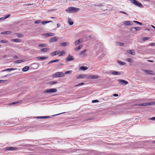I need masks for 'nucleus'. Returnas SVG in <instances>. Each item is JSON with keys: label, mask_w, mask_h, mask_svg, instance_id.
<instances>
[{"label": "nucleus", "mask_w": 155, "mask_h": 155, "mask_svg": "<svg viewBox=\"0 0 155 155\" xmlns=\"http://www.w3.org/2000/svg\"><path fill=\"white\" fill-rule=\"evenodd\" d=\"M7 81V80H0V83H2L5 82Z\"/></svg>", "instance_id": "45"}, {"label": "nucleus", "mask_w": 155, "mask_h": 155, "mask_svg": "<svg viewBox=\"0 0 155 155\" xmlns=\"http://www.w3.org/2000/svg\"><path fill=\"white\" fill-rule=\"evenodd\" d=\"M84 84V83H81L78 85H77L75 86V87H77V86H79V85H83Z\"/></svg>", "instance_id": "48"}, {"label": "nucleus", "mask_w": 155, "mask_h": 155, "mask_svg": "<svg viewBox=\"0 0 155 155\" xmlns=\"http://www.w3.org/2000/svg\"><path fill=\"white\" fill-rule=\"evenodd\" d=\"M83 46V45H79L78 47L75 48V51H77L79 50V49H80Z\"/></svg>", "instance_id": "24"}, {"label": "nucleus", "mask_w": 155, "mask_h": 155, "mask_svg": "<svg viewBox=\"0 0 155 155\" xmlns=\"http://www.w3.org/2000/svg\"><path fill=\"white\" fill-rule=\"evenodd\" d=\"M150 72V74H153V73H154L153 71H151Z\"/></svg>", "instance_id": "56"}, {"label": "nucleus", "mask_w": 155, "mask_h": 155, "mask_svg": "<svg viewBox=\"0 0 155 155\" xmlns=\"http://www.w3.org/2000/svg\"><path fill=\"white\" fill-rule=\"evenodd\" d=\"M48 117H37V118H47Z\"/></svg>", "instance_id": "46"}, {"label": "nucleus", "mask_w": 155, "mask_h": 155, "mask_svg": "<svg viewBox=\"0 0 155 155\" xmlns=\"http://www.w3.org/2000/svg\"><path fill=\"white\" fill-rule=\"evenodd\" d=\"M39 47H45L46 46V45L45 44H42L39 45Z\"/></svg>", "instance_id": "44"}, {"label": "nucleus", "mask_w": 155, "mask_h": 155, "mask_svg": "<svg viewBox=\"0 0 155 155\" xmlns=\"http://www.w3.org/2000/svg\"><path fill=\"white\" fill-rule=\"evenodd\" d=\"M88 68L87 66H82L79 68V70L83 71H85Z\"/></svg>", "instance_id": "13"}, {"label": "nucleus", "mask_w": 155, "mask_h": 155, "mask_svg": "<svg viewBox=\"0 0 155 155\" xmlns=\"http://www.w3.org/2000/svg\"><path fill=\"white\" fill-rule=\"evenodd\" d=\"M74 59V58L73 56H71L70 55H69L67 58L65 59V61H68L73 60Z\"/></svg>", "instance_id": "7"}, {"label": "nucleus", "mask_w": 155, "mask_h": 155, "mask_svg": "<svg viewBox=\"0 0 155 155\" xmlns=\"http://www.w3.org/2000/svg\"><path fill=\"white\" fill-rule=\"evenodd\" d=\"M99 76H98L97 75H94L90 76L88 77V78L89 79H94V78H95V79L97 78H99Z\"/></svg>", "instance_id": "11"}, {"label": "nucleus", "mask_w": 155, "mask_h": 155, "mask_svg": "<svg viewBox=\"0 0 155 155\" xmlns=\"http://www.w3.org/2000/svg\"><path fill=\"white\" fill-rule=\"evenodd\" d=\"M98 102V101L97 100H94L92 101V103H97Z\"/></svg>", "instance_id": "49"}, {"label": "nucleus", "mask_w": 155, "mask_h": 155, "mask_svg": "<svg viewBox=\"0 0 155 155\" xmlns=\"http://www.w3.org/2000/svg\"><path fill=\"white\" fill-rule=\"evenodd\" d=\"M29 69V66H25L22 69V71H28Z\"/></svg>", "instance_id": "18"}, {"label": "nucleus", "mask_w": 155, "mask_h": 155, "mask_svg": "<svg viewBox=\"0 0 155 155\" xmlns=\"http://www.w3.org/2000/svg\"><path fill=\"white\" fill-rule=\"evenodd\" d=\"M52 56H55L56 54H58L59 56H63L65 54V52L64 51H57L52 52L51 53Z\"/></svg>", "instance_id": "1"}, {"label": "nucleus", "mask_w": 155, "mask_h": 155, "mask_svg": "<svg viewBox=\"0 0 155 155\" xmlns=\"http://www.w3.org/2000/svg\"><path fill=\"white\" fill-rule=\"evenodd\" d=\"M60 26V24H57V27H59Z\"/></svg>", "instance_id": "57"}, {"label": "nucleus", "mask_w": 155, "mask_h": 155, "mask_svg": "<svg viewBox=\"0 0 155 155\" xmlns=\"http://www.w3.org/2000/svg\"><path fill=\"white\" fill-rule=\"evenodd\" d=\"M6 56L5 55V56H4V57H5Z\"/></svg>", "instance_id": "64"}, {"label": "nucleus", "mask_w": 155, "mask_h": 155, "mask_svg": "<svg viewBox=\"0 0 155 155\" xmlns=\"http://www.w3.org/2000/svg\"><path fill=\"white\" fill-rule=\"evenodd\" d=\"M73 12H78L80 10V8H79L74 7H73Z\"/></svg>", "instance_id": "21"}, {"label": "nucleus", "mask_w": 155, "mask_h": 155, "mask_svg": "<svg viewBox=\"0 0 155 155\" xmlns=\"http://www.w3.org/2000/svg\"><path fill=\"white\" fill-rule=\"evenodd\" d=\"M55 35V34L51 32L45 34V35L47 37L53 36Z\"/></svg>", "instance_id": "17"}, {"label": "nucleus", "mask_w": 155, "mask_h": 155, "mask_svg": "<svg viewBox=\"0 0 155 155\" xmlns=\"http://www.w3.org/2000/svg\"><path fill=\"white\" fill-rule=\"evenodd\" d=\"M23 35L22 34H18V37H20V38H21V37H23Z\"/></svg>", "instance_id": "47"}, {"label": "nucleus", "mask_w": 155, "mask_h": 155, "mask_svg": "<svg viewBox=\"0 0 155 155\" xmlns=\"http://www.w3.org/2000/svg\"><path fill=\"white\" fill-rule=\"evenodd\" d=\"M130 1L131 3L135 5L136 6L140 7H143L142 4L136 0H130Z\"/></svg>", "instance_id": "3"}, {"label": "nucleus", "mask_w": 155, "mask_h": 155, "mask_svg": "<svg viewBox=\"0 0 155 155\" xmlns=\"http://www.w3.org/2000/svg\"><path fill=\"white\" fill-rule=\"evenodd\" d=\"M90 119H87V120H90Z\"/></svg>", "instance_id": "61"}, {"label": "nucleus", "mask_w": 155, "mask_h": 155, "mask_svg": "<svg viewBox=\"0 0 155 155\" xmlns=\"http://www.w3.org/2000/svg\"><path fill=\"white\" fill-rule=\"evenodd\" d=\"M83 41V39L82 38H80L75 42V45H77L79 44L80 43H81Z\"/></svg>", "instance_id": "9"}, {"label": "nucleus", "mask_w": 155, "mask_h": 155, "mask_svg": "<svg viewBox=\"0 0 155 155\" xmlns=\"http://www.w3.org/2000/svg\"><path fill=\"white\" fill-rule=\"evenodd\" d=\"M150 38V37H146L145 38H142V40L143 41H145L146 40L149 39Z\"/></svg>", "instance_id": "38"}, {"label": "nucleus", "mask_w": 155, "mask_h": 155, "mask_svg": "<svg viewBox=\"0 0 155 155\" xmlns=\"http://www.w3.org/2000/svg\"><path fill=\"white\" fill-rule=\"evenodd\" d=\"M153 79H154V80H155V77L153 78Z\"/></svg>", "instance_id": "63"}, {"label": "nucleus", "mask_w": 155, "mask_h": 155, "mask_svg": "<svg viewBox=\"0 0 155 155\" xmlns=\"http://www.w3.org/2000/svg\"><path fill=\"white\" fill-rule=\"evenodd\" d=\"M133 22H135V23H137V24H139L140 25H142V23L141 22H140L138 21H133Z\"/></svg>", "instance_id": "42"}, {"label": "nucleus", "mask_w": 155, "mask_h": 155, "mask_svg": "<svg viewBox=\"0 0 155 155\" xmlns=\"http://www.w3.org/2000/svg\"><path fill=\"white\" fill-rule=\"evenodd\" d=\"M11 41L15 42H19L21 41V40L19 39H13L11 40Z\"/></svg>", "instance_id": "25"}, {"label": "nucleus", "mask_w": 155, "mask_h": 155, "mask_svg": "<svg viewBox=\"0 0 155 155\" xmlns=\"http://www.w3.org/2000/svg\"><path fill=\"white\" fill-rule=\"evenodd\" d=\"M116 44L117 45L121 46H123L124 45V43L119 42H117Z\"/></svg>", "instance_id": "37"}, {"label": "nucleus", "mask_w": 155, "mask_h": 155, "mask_svg": "<svg viewBox=\"0 0 155 155\" xmlns=\"http://www.w3.org/2000/svg\"><path fill=\"white\" fill-rule=\"evenodd\" d=\"M135 29V30L136 31H139L140 29L141 28L139 27H137L135 28H131V30H132L133 29Z\"/></svg>", "instance_id": "26"}, {"label": "nucleus", "mask_w": 155, "mask_h": 155, "mask_svg": "<svg viewBox=\"0 0 155 155\" xmlns=\"http://www.w3.org/2000/svg\"><path fill=\"white\" fill-rule=\"evenodd\" d=\"M49 50V48H46L42 49L41 50V51L42 52H46L48 51Z\"/></svg>", "instance_id": "29"}, {"label": "nucleus", "mask_w": 155, "mask_h": 155, "mask_svg": "<svg viewBox=\"0 0 155 155\" xmlns=\"http://www.w3.org/2000/svg\"><path fill=\"white\" fill-rule=\"evenodd\" d=\"M57 83V82L56 81H51V82H50V84H51L52 85V84H55Z\"/></svg>", "instance_id": "43"}, {"label": "nucleus", "mask_w": 155, "mask_h": 155, "mask_svg": "<svg viewBox=\"0 0 155 155\" xmlns=\"http://www.w3.org/2000/svg\"><path fill=\"white\" fill-rule=\"evenodd\" d=\"M113 95L115 97H117L118 96V94H114Z\"/></svg>", "instance_id": "54"}, {"label": "nucleus", "mask_w": 155, "mask_h": 155, "mask_svg": "<svg viewBox=\"0 0 155 155\" xmlns=\"http://www.w3.org/2000/svg\"><path fill=\"white\" fill-rule=\"evenodd\" d=\"M58 39V37L55 36L51 38L49 40V42L50 43H52L53 42H56Z\"/></svg>", "instance_id": "5"}, {"label": "nucleus", "mask_w": 155, "mask_h": 155, "mask_svg": "<svg viewBox=\"0 0 155 155\" xmlns=\"http://www.w3.org/2000/svg\"><path fill=\"white\" fill-rule=\"evenodd\" d=\"M127 52L133 55H134L135 54V53L134 50H128L127 51Z\"/></svg>", "instance_id": "15"}, {"label": "nucleus", "mask_w": 155, "mask_h": 155, "mask_svg": "<svg viewBox=\"0 0 155 155\" xmlns=\"http://www.w3.org/2000/svg\"><path fill=\"white\" fill-rule=\"evenodd\" d=\"M72 72V71H66L65 73V74H71Z\"/></svg>", "instance_id": "39"}, {"label": "nucleus", "mask_w": 155, "mask_h": 155, "mask_svg": "<svg viewBox=\"0 0 155 155\" xmlns=\"http://www.w3.org/2000/svg\"><path fill=\"white\" fill-rule=\"evenodd\" d=\"M150 45L151 46H155V43H151L150 44Z\"/></svg>", "instance_id": "53"}, {"label": "nucleus", "mask_w": 155, "mask_h": 155, "mask_svg": "<svg viewBox=\"0 0 155 155\" xmlns=\"http://www.w3.org/2000/svg\"><path fill=\"white\" fill-rule=\"evenodd\" d=\"M86 78V75L85 74H81L77 76V78L78 79L79 78Z\"/></svg>", "instance_id": "10"}, {"label": "nucleus", "mask_w": 155, "mask_h": 155, "mask_svg": "<svg viewBox=\"0 0 155 155\" xmlns=\"http://www.w3.org/2000/svg\"><path fill=\"white\" fill-rule=\"evenodd\" d=\"M119 13H122L124 14H126L127 15V13H126L125 12H123V11H120L119 12Z\"/></svg>", "instance_id": "51"}, {"label": "nucleus", "mask_w": 155, "mask_h": 155, "mask_svg": "<svg viewBox=\"0 0 155 155\" xmlns=\"http://www.w3.org/2000/svg\"><path fill=\"white\" fill-rule=\"evenodd\" d=\"M68 23L70 25H72L74 23L73 21L70 18H68Z\"/></svg>", "instance_id": "19"}, {"label": "nucleus", "mask_w": 155, "mask_h": 155, "mask_svg": "<svg viewBox=\"0 0 155 155\" xmlns=\"http://www.w3.org/2000/svg\"><path fill=\"white\" fill-rule=\"evenodd\" d=\"M18 149L17 148L13 147H10L7 148V150H16Z\"/></svg>", "instance_id": "16"}, {"label": "nucleus", "mask_w": 155, "mask_h": 155, "mask_svg": "<svg viewBox=\"0 0 155 155\" xmlns=\"http://www.w3.org/2000/svg\"><path fill=\"white\" fill-rule=\"evenodd\" d=\"M124 24L126 25H131L132 23L130 21H125Z\"/></svg>", "instance_id": "23"}, {"label": "nucleus", "mask_w": 155, "mask_h": 155, "mask_svg": "<svg viewBox=\"0 0 155 155\" xmlns=\"http://www.w3.org/2000/svg\"><path fill=\"white\" fill-rule=\"evenodd\" d=\"M126 61L130 63H133L134 62L133 60L131 58H127L126 59Z\"/></svg>", "instance_id": "32"}, {"label": "nucleus", "mask_w": 155, "mask_h": 155, "mask_svg": "<svg viewBox=\"0 0 155 155\" xmlns=\"http://www.w3.org/2000/svg\"><path fill=\"white\" fill-rule=\"evenodd\" d=\"M64 76V74L62 72H57L53 75V77L54 78H58L61 77H63Z\"/></svg>", "instance_id": "2"}, {"label": "nucleus", "mask_w": 155, "mask_h": 155, "mask_svg": "<svg viewBox=\"0 0 155 155\" xmlns=\"http://www.w3.org/2000/svg\"><path fill=\"white\" fill-rule=\"evenodd\" d=\"M59 59H56L55 60L51 61H50L49 62V63H52L54 62H58L59 61Z\"/></svg>", "instance_id": "36"}, {"label": "nucleus", "mask_w": 155, "mask_h": 155, "mask_svg": "<svg viewBox=\"0 0 155 155\" xmlns=\"http://www.w3.org/2000/svg\"><path fill=\"white\" fill-rule=\"evenodd\" d=\"M21 101H15L14 102H12L10 104V105H14L18 103H21Z\"/></svg>", "instance_id": "30"}, {"label": "nucleus", "mask_w": 155, "mask_h": 155, "mask_svg": "<svg viewBox=\"0 0 155 155\" xmlns=\"http://www.w3.org/2000/svg\"><path fill=\"white\" fill-rule=\"evenodd\" d=\"M153 102H151L150 103H144L143 104H140L138 105H137L138 106H145L147 105H148L151 104H153Z\"/></svg>", "instance_id": "8"}, {"label": "nucleus", "mask_w": 155, "mask_h": 155, "mask_svg": "<svg viewBox=\"0 0 155 155\" xmlns=\"http://www.w3.org/2000/svg\"><path fill=\"white\" fill-rule=\"evenodd\" d=\"M41 22V20H38L37 21H35V24H39Z\"/></svg>", "instance_id": "41"}, {"label": "nucleus", "mask_w": 155, "mask_h": 155, "mask_svg": "<svg viewBox=\"0 0 155 155\" xmlns=\"http://www.w3.org/2000/svg\"><path fill=\"white\" fill-rule=\"evenodd\" d=\"M73 7H70L66 10V11L68 13L73 12Z\"/></svg>", "instance_id": "12"}, {"label": "nucleus", "mask_w": 155, "mask_h": 155, "mask_svg": "<svg viewBox=\"0 0 155 155\" xmlns=\"http://www.w3.org/2000/svg\"><path fill=\"white\" fill-rule=\"evenodd\" d=\"M48 57L40 56L37 57V58L39 60H44L47 58Z\"/></svg>", "instance_id": "14"}, {"label": "nucleus", "mask_w": 155, "mask_h": 155, "mask_svg": "<svg viewBox=\"0 0 155 155\" xmlns=\"http://www.w3.org/2000/svg\"><path fill=\"white\" fill-rule=\"evenodd\" d=\"M57 91V90L56 88H51L45 90V92L47 93H51L55 92Z\"/></svg>", "instance_id": "4"}, {"label": "nucleus", "mask_w": 155, "mask_h": 155, "mask_svg": "<svg viewBox=\"0 0 155 155\" xmlns=\"http://www.w3.org/2000/svg\"><path fill=\"white\" fill-rule=\"evenodd\" d=\"M118 63L120 65H124L126 64V63L125 62H122L120 61H117Z\"/></svg>", "instance_id": "34"}, {"label": "nucleus", "mask_w": 155, "mask_h": 155, "mask_svg": "<svg viewBox=\"0 0 155 155\" xmlns=\"http://www.w3.org/2000/svg\"><path fill=\"white\" fill-rule=\"evenodd\" d=\"M112 74L114 75H120L121 73L118 71H114L112 72Z\"/></svg>", "instance_id": "28"}, {"label": "nucleus", "mask_w": 155, "mask_h": 155, "mask_svg": "<svg viewBox=\"0 0 155 155\" xmlns=\"http://www.w3.org/2000/svg\"><path fill=\"white\" fill-rule=\"evenodd\" d=\"M52 22L51 21H43L41 22L42 24L43 25H45V24L47 23H49L50 22Z\"/></svg>", "instance_id": "35"}, {"label": "nucleus", "mask_w": 155, "mask_h": 155, "mask_svg": "<svg viewBox=\"0 0 155 155\" xmlns=\"http://www.w3.org/2000/svg\"><path fill=\"white\" fill-rule=\"evenodd\" d=\"M150 119L151 120H155V117H153L150 118Z\"/></svg>", "instance_id": "52"}, {"label": "nucleus", "mask_w": 155, "mask_h": 155, "mask_svg": "<svg viewBox=\"0 0 155 155\" xmlns=\"http://www.w3.org/2000/svg\"><path fill=\"white\" fill-rule=\"evenodd\" d=\"M14 58H18V57L17 55H15L14 56Z\"/></svg>", "instance_id": "59"}, {"label": "nucleus", "mask_w": 155, "mask_h": 155, "mask_svg": "<svg viewBox=\"0 0 155 155\" xmlns=\"http://www.w3.org/2000/svg\"><path fill=\"white\" fill-rule=\"evenodd\" d=\"M24 61V60H17V61H15V63L16 64H18V63H19L23 62Z\"/></svg>", "instance_id": "33"}, {"label": "nucleus", "mask_w": 155, "mask_h": 155, "mask_svg": "<svg viewBox=\"0 0 155 155\" xmlns=\"http://www.w3.org/2000/svg\"><path fill=\"white\" fill-rule=\"evenodd\" d=\"M147 61L150 62H153V61H152V60H148Z\"/></svg>", "instance_id": "55"}, {"label": "nucleus", "mask_w": 155, "mask_h": 155, "mask_svg": "<svg viewBox=\"0 0 155 155\" xmlns=\"http://www.w3.org/2000/svg\"><path fill=\"white\" fill-rule=\"evenodd\" d=\"M118 81L121 85L124 84L126 85L128 83L127 81L119 79L118 80Z\"/></svg>", "instance_id": "6"}, {"label": "nucleus", "mask_w": 155, "mask_h": 155, "mask_svg": "<svg viewBox=\"0 0 155 155\" xmlns=\"http://www.w3.org/2000/svg\"><path fill=\"white\" fill-rule=\"evenodd\" d=\"M10 16V15L9 14H8L7 15L6 17H5L4 19H6L8 17H9Z\"/></svg>", "instance_id": "50"}, {"label": "nucleus", "mask_w": 155, "mask_h": 155, "mask_svg": "<svg viewBox=\"0 0 155 155\" xmlns=\"http://www.w3.org/2000/svg\"><path fill=\"white\" fill-rule=\"evenodd\" d=\"M0 42H1L3 43H8V41L5 39L2 40Z\"/></svg>", "instance_id": "40"}, {"label": "nucleus", "mask_w": 155, "mask_h": 155, "mask_svg": "<svg viewBox=\"0 0 155 155\" xmlns=\"http://www.w3.org/2000/svg\"><path fill=\"white\" fill-rule=\"evenodd\" d=\"M151 26L153 28H154L155 29V26H154L153 25H151Z\"/></svg>", "instance_id": "58"}, {"label": "nucleus", "mask_w": 155, "mask_h": 155, "mask_svg": "<svg viewBox=\"0 0 155 155\" xmlns=\"http://www.w3.org/2000/svg\"><path fill=\"white\" fill-rule=\"evenodd\" d=\"M11 33V32L9 31H5L1 33L2 34H9Z\"/></svg>", "instance_id": "31"}, {"label": "nucleus", "mask_w": 155, "mask_h": 155, "mask_svg": "<svg viewBox=\"0 0 155 155\" xmlns=\"http://www.w3.org/2000/svg\"><path fill=\"white\" fill-rule=\"evenodd\" d=\"M87 49H85L83 51H81V52H80V53L79 54L80 55H81V54H83V55H84V56H86L87 55V54L86 53H84V52H86V51H87Z\"/></svg>", "instance_id": "22"}, {"label": "nucleus", "mask_w": 155, "mask_h": 155, "mask_svg": "<svg viewBox=\"0 0 155 155\" xmlns=\"http://www.w3.org/2000/svg\"><path fill=\"white\" fill-rule=\"evenodd\" d=\"M7 75H5V77H7Z\"/></svg>", "instance_id": "62"}, {"label": "nucleus", "mask_w": 155, "mask_h": 155, "mask_svg": "<svg viewBox=\"0 0 155 155\" xmlns=\"http://www.w3.org/2000/svg\"><path fill=\"white\" fill-rule=\"evenodd\" d=\"M51 18H55V17H51Z\"/></svg>", "instance_id": "60"}, {"label": "nucleus", "mask_w": 155, "mask_h": 155, "mask_svg": "<svg viewBox=\"0 0 155 155\" xmlns=\"http://www.w3.org/2000/svg\"><path fill=\"white\" fill-rule=\"evenodd\" d=\"M15 68H8L7 69H5L2 71H12V70H14L15 69H16Z\"/></svg>", "instance_id": "27"}, {"label": "nucleus", "mask_w": 155, "mask_h": 155, "mask_svg": "<svg viewBox=\"0 0 155 155\" xmlns=\"http://www.w3.org/2000/svg\"><path fill=\"white\" fill-rule=\"evenodd\" d=\"M69 44L68 42L61 43V45L63 47H65Z\"/></svg>", "instance_id": "20"}]
</instances>
